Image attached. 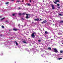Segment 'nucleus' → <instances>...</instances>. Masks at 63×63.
Masks as SVG:
<instances>
[{
  "mask_svg": "<svg viewBox=\"0 0 63 63\" xmlns=\"http://www.w3.org/2000/svg\"><path fill=\"white\" fill-rule=\"evenodd\" d=\"M25 49L26 50H27V51L28 50V49Z\"/></svg>",
  "mask_w": 63,
  "mask_h": 63,
  "instance_id": "4be33fe9",
  "label": "nucleus"
},
{
  "mask_svg": "<svg viewBox=\"0 0 63 63\" xmlns=\"http://www.w3.org/2000/svg\"><path fill=\"white\" fill-rule=\"evenodd\" d=\"M5 22H7V23H9V21H8V20H6L5 21Z\"/></svg>",
  "mask_w": 63,
  "mask_h": 63,
  "instance_id": "f8f14e48",
  "label": "nucleus"
},
{
  "mask_svg": "<svg viewBox=\"0 0 63 63\" xmlns=\"http://www.w3.org/2000/svg\"><path fill=\"white\" fill-rule=\"evenodd\" d=\"M58 35H62V33H58Z\"/></svg>",
  "mask_w": 63,
  "mask_h": 63,
  "instance_id": "2eb2a0df",
  "label": "nucleus"
},
{
  "mask_svg": "<svg viewBox=\"0 0 63 63\" xmlns=\"http://www.w3.org/2000/svg\"><path fill=\"white\" fill-rule=\"evenodd\" d=\"M44 55V54H43V55H42V56H43V57H44L43 55Z\"/></svg>",
  "mask_w": 63,
  "mask_h": 63,
  "instance_id": "c756f323",
  "label": "nucleus"
},
{
  "mask_svg": "<svg viewBox=\"0 0 63 63\" xmlns=\"http://www.w3.org/2000/svg\"><path fill=\"white\" fill-rule=\"evenodd\" d=\"M11 1H14V0H11Z\"/></svg>",
  "mask_w": 63,
  "mask_h": 63,
  "instance_id": "f704fd0d",
  "label": "nucleus"
},
{
  "mask_svg": "<svg viewBox=\"0 0 63 63\" xmlns=\"http://www.w3.org/2000/svg\"><path fill=\"white\" fill-rule=\"evenodd\" d=\"M18 26H20V24L18 25Z\"/></svg>",
  "mask_w": 63,
  "mask_h": 63,
  "instance_id": "473e14b6",
  "label": "nucleus"
},
{
  "mask_svg": "<svg viewBox=\"0 0 63 63\" xmlns=\"http://www.w3.org/2000/svg\"><path fill=\"white\" fill-rule=\"evenodd\" d=\"M57 6H60V4H57Z\"/></svg>",
  "mask_w": 63,
  "mask_h": 63,
  "instance_id": "6ab92c4d",
  "label": "nucleus"
},
{
  "mask_svg": "<svg viewBox=\"0 0 63 63\" xmlns=\"http://www.w3.org/2000/svg\"><path fill=\"white\" fill-rule=\"evenodd\" d=\"M20 2V1L19 0H17L16 2Z\"/></svg>",
  "mask_w": 63,
  "mask_h": 63,
  "instance_id": "a878e982",
  "label": "nucleus"
},
{
  "mask_svg": "<svg viewBox=\"0 0 63 63\" xmlns=\"http://www.w3.org/2000/svg\"><path fill=\"white\" fill-rule=\"evenodd\" d=\"M13 30H14V31H17V29H13Z\"/></svg>",
  "mask_w": 63,
  "mask_h": 63,
  "instance_id": "9b49d317",
  "label": "nucleus"
},
{
  "mask_svg": "<svg viewBox=\"0 0 63 63\" xmlns=\"http://www.w3.org/2000/svg\"><path fill=\"white\" fill-rule=\"evenodd\" d=\"M22 2H23V1H22Z\"/></svg>",
  "mask_w": 63,
  "mask_h": 63,
  "instance_id": "a19ab883",
  "label": "nucleus"
},
{
  "mask_svg": "<svg viewBox=\"0 0 63 63\" xmlns=\"http://www.w3.org/2000/svg\"><path fill=\"white\" fill-rule=\"evenodd\" d=\"M39 19H40L39 18L35 19H34V20L35 21H39Z\"/></svg>",
  "mask_w": 63,
  "mask_h": 63,
  "instance_id": "0eeeda50",
  "label": "nucleus"
},
{
  "mask_svg": "<svg viewBox=\"0 0 63 63\" xmlns=\"http://www.w3.org/2000/svg\"><path fill=\"white\" fill-rule=\"evenodd\" d=\"M59 16H62V15L60 14H59Z\"/></svg>",
  "mask_w": 63,
  "mask_h": 63,
  "instance_id": "412c9836",
  "label": "nucleus"
},
{
  "mask_svg": "<svg viewBox=\"0 0 63 63\" xmlns=\"http://www.w3.org/2000/svg\"><path fill=\"white\" fill-rule=\"evenodd\" d=\"M19 16H21V15H24L25 14V13H24L23 14H22L21 13H19Z\"/></svg>",
  "mask_w": 63,
  "mask_h": 63,
  "instance_id": "6e6552de",
  "label": "nucleus"
},
{
  "mask_svg": "<svg viewBox=\"0 0 63 63\" xmlns=\"http://www.w3.org/2000/svg\"><path fill=\"white\" fill-rule=\"evenodd\" d=\"M1 27L2 28H4V26H2Z\"/></svg>",
  "mask_w": 63,
  "mask_h": 63,
  "instance_id": "393cba45",
  "label": "nucleus"
},
{
  "mask_svg": "<svg viewBox=\"0 0 63 63\" xmlns=\"http://www.w3.org/2000/svg\"><path fill=\"white\" fill-rule=\"evenodd\" d=\"M56 37H57V36H55Z\"/></svg>",
  "mask_w": 63,
  "mask_h": 63,
  "instance_id": "58836bf2",
  "label": "nucleus"
},
{
  "mask_svg": "<svg viewBox=\"0 0 63 63\" xmlns=\"http://www.w3.org/2000/svg\"><path fill=\"white\" fill-rule=\"evenodd\" d=\"M45 34H48V32L47 31H46L45 32Z\"/></svg>",
  "mask_w": 63,
  "mask_h": 63,
  "instance_id": "4468645a",
  "label": "nucleus"
},
{
  "mask_svg": "<svg viewBox=\"0 0 63 63\" xmlns=\"http://www.w3.org/2000/svg\"><path fill=\"white\" fill-rule=\"evenodd\" d=\"M15 14H13V16H15Z\"/></svg>",
  "mask_w": 63,
  "mask_h": 63,
  "instance_id": "bb28decb",
  "label": "nucleus"
},
{
  "mask_svg": "<svg viewBox=\"0 0 63 63\" xmlns=\"http://www.w3.org/2000/svg\"><path fill=\"white\" fill-rule=\"evenodd\" d=\"M50 6H51L53 10H54L55 9V7H54V5L52 4L50 5Z\"/></svg>",
  "mask_w": 63,
  "mask_h": 63,
  "instance_id": "f03ea898",
  "label": "nucleus"
},
{
  "mask_svg": "<svg viewBox=\"0 0 63 63\" xmlns=\"http://www.w3.org/2000/svg\"><path fill=\"white\" fill-rule=\"evenodd\" d=\"M5 18V17H3V18H2L1 19H0V20H3V19H4Z\"/></svg>",
  "mask_w": 63,
  "mask_h": 63,
  "instance_id": "ddd939ff",
  "label": "nucleus"
},
{
  "mask_svg": "<svg viewBox=\"0 0 63 63\" xmlns=\"http://www.w3.org/2000/svg\"><path fill=\"white\" fill-rule=\"evenodd\" d=\"M36 34V33L35 32H33L32 34L31 37L33 38H34L35 37V35Z\"/></svg>",
  "mask_w": 63,
  "mask_h": 63,
  "instance_id": "f257e3e1",
  "label": "nucleus"
},
{
  "mask_svg": "<svg viewBox=\"0 0 63 63\" xmlns=\"http://www.w3.org/2000/svg\"><path fill=\"white\" fill-rule=\"evenodd\" d=\"M38 42H41V40H39L38 41Z\"/></svg>",
  "mask_w": 63,
  "mask_h": 63,
  "instance_id": "cd10ccee",
  "label": "nucleus"
},
{
  "mask_svg": "<svg viewBox=\"0 0 63 63\" xmlns=\"http://www.w3.org/2000/svg\"><path fill=\"white\" fill-rule=\"evenodd\" d=\"M30 2H31V0H30Z\"/></svg>",
  "mask_w": 63,
  "mask_h": 63,
  "instance_id": "c85d7f7f",
  "label": "nucleus"
},
{
  "mask_svg": "<svg viewBox=\"0 0 63 63\" xmlns=\"http://www.w3.org/2000/svg\"><path fill=\"white\" fill-rule=\"evenodd\" d=\"M21 19H22L23 20V19H24L23 18H21Z\"/></svg>",
  "mask_w": 63,
  "mask_h": 63,
  "instance_id": "7c9ffc66",
  "label": "nucleus"
},
{
  "mask_svg": "<svg viewBox=\"0 0 63 63\" xmlns=\"http://www.w3.org/2000/svg\"><path fill=\"white\" fill-rule=\"evenodd\" d=\"M0 36H2V35H0Z\"/></svg>",
  "mask_w": 63,
  "mask_h": 63,
  "instance_id": "e433bc0d",
  "label": "nucleus"
},
{
  "mask_svg": "<svg viewBox=\"0 0 63 63\" xmlns=\"http://www.w3.org/2000/svg\"><path fill=\"white\" fill-rule=\"evenodd\" d=\"M2 17V16H0V18H1V17Z\"/></svg>",
  "mask_w": 63,
  "mask_h": 63,
  "instance_id": "c9c22d12",
  "label": "nucleus"
},
{
  "mask_svg": "<svg viewBox=\"0 0 63 63\" xmlns=\"http://www.w3.org/2000/svg\"><path fill=\"white\" fill-rule=\"evenodd\" d=\"M15 44H16V46L18 45V43H17V42H16V41H15Z\"/></svg>",
  "mask_w": 63,
  "mask_h": 63,
  "instance_id": "1a4fd4ad",
  "label": "nucleus"
},
{
  "mask_svg": "<svg viewBox=\"0 0 63 63\" xmlns=\"http://www.w3.org/2000/svg\"><path fill=\"white\" fill-rule=\"evenodd\" d=\"M54 51L55 52H56V53H57V52H58V51H57V49L56 48H54Z\"/></svg>",
  "mask_w": 63,
  "mask_h": 63,
  "instance_id": "7ed1b4c3",
  "label": "nucleus"
},
{
  "mask_svg": "<svg viewBox=\"0 0 63 63\" xmlns=\"http://www.w3.org/2000/svg\"><path fill=\"white\" fill-rule=\"evenodd\" d=\"M41 20H42V19H40L39 20L40 21H41Z\"/></svg>",
  "mask_w": 63,
  "mask_h": 63,
  "instance_id": "2f4dec72",
  "label": "nucleus"
},
{
  "mask_svg": "<svg viewBox=\"0 0 63 63\" xmlns=\"http://www.w3.org/2000/svg\"><path fill=\"white\" fill-rule=\"evenodd\" d=\"M53 25H54V24H53Z\"/></svg>",
  "mask_w": 63,
  "mask_h": 63,
  "instance_id": "4c0bfd02",
  "label": "nucleus"
},
{
  "mask_svg": "<svg viewBox=\"0 0 63 63\" xmlns=\"http://www.w3.org/2000/svg\"><path fill=\"white\" fill-rule=\"evenodd\" d=\"M48 49L49 50H50L51 49V48L50 47H48Z\"/></svg>",
  "mask_w": 63,
  "mask_h": 63,
  "instance_id": "9d476101",
  "label": "nucleus"
},
{
  "mask_svg": "<svg viewBox=\"0 0 63 63\" xmlns=\"http://www.w3.org/2000/svg\"><path fill=\"white\" fill-rule=\"evenodd\" d=\"M27 4V5H28V6H30V5H31V4H30L29 3Z\"/></svg>",
  "mask_w": 63,
  "mask_h": 63,
  "instance_id": "f3484780",
  "label": "nucleus"
},
{
  "mask_svg": "<svg viewBox=\"0 0 63 63\" xmlns=\"http://www.w3.org/2000/svg\"><path fill=\"white\" fill-rule=\"evenodd\" d=\"M22 28H23V26H22Z\"/></svg>",
  "mask_w": 63,
  "mask_h": 63,
  "instance_id": "72a5a7b5",
  "label": "nucleus"
},
{
  "mask_svg": "<svg viewBox=\"0 0 63 63\" xmlns=\"http://www.w3.org/2000/svg\"><path fill=\"white\" fill-rule=\"evenodd\" d=\"M47 20H45L43 22H41V23L42 24H44V23H46L47 22Z\"/></svg>",
  "mask_w": 63,
  "mask_h": 63,
  "instance_id": "39448f33",
  "label": "nucleus"
},
{
  "mask_svg": "<svg viewBox=\"0 0 63 63\" xmlns=\"http://www.w3.org/2000/svg\"><path fill=\"white\" fill-rule=\"evenodd\" d=\"M26 15L27 16L26 17V18H29V17H28V16H29L30 15L29 14H26Z\"/></svg>",
  "mask_w": 63,
  "mask_h": 63,
  "instance_id": "423d86ee",
  "label": "nucleus"
},
{
  "mask_svg": "<svg viewBox=\"0 0 63 63\" xmlns=\"http://www.w3.org/2000/svg\"><path fill=\"white\" fill-rule=\"evenodd\" d=\"M15 63H16V62H15Z\"/></svg>",
  "mask_w": 63,
  "mask_h": 63,
  "instance_id": "ea45409f",
  "label": "nucleus"
},
{
  "mask_svg": "<svg viewBox=\"0 0 63 63\" xmlns=\"http://www.w3.org/2000/svg\"><path fill=\"white\" fill-rule=\"evenodd\" d=\"M61 53H62L63 52V51H60Z\"/></svg>",
  "mask_w": 63,
  "mask_h": 63,
  "instance_id": "b1692460",
  "label": "nucleus"
},
{
  "mask_svg": "<svg viewBox=\"0 0 63 63\" xmlns=\"http://www.w3.org/2000/svg\"><path fill=\"white\" fill-rule=\"evenodd\" d=\"M62 39H63V38H62Z\"/></svg>",
  "mask_w": 63,
  "mask_h": 63,
  "instance_id": "79ce46f5",
  "label": "nucleus"
},
{
  "mask_svg": "<svg viewBox=\"0 0 63 63\" xmlns=\"http://www.w3.org/2000/svg\"><path fill=\"white\" fill-rule=\"evenodd\" d=\"M23 43H26V41H23Z\"/></svg>",
  "mask_w": 63,
  "mask_h": 63,
  "instance_id": "dca6fc26",
  "label": "nucleus"
},
{
  "mask_svg": "<svg viewBox=\"0 0 63 63\" xmlns=\"http://www.w3.org/2000/svg\"><path fill=\"white\" fill-rule=\"evenodd\" d=\"M9 4V2H7L6 3V4Z\"/></svg>",
  "mask_w": 63,
  "mask_h": 63,
  "instance_id": "5701e85b",
  "label": "nucleus"
},
{
  "mask_svg": "<svg viewBox=\"0 0 63 63\" xmlns=\"http://www.w3.org/2000/svg\"><path fill=\"white\" fill-rule=\"evenodd\" d=\"M58 60H60V59H62V58H59L58 59Z\"/></svg>",
  "mask_w": 63,
  "mask_h": 63,
  "instance_id": "a211bd4d",
  "label": "nucleus"
},
{
  "mask_svg": "<svg viewBox=\"0 0 63 63\" xmlns=\"http://www.w3.org/2000/svg\"><path fill=\"white\" fill-rule=\"evenodd\" d=\"M59 2V0H55V2L53 1V2L54 3H55V4H57V2Z\"/></svg>",
  "mask_w": 63,
  "mask_h": 63,
  "instance_id": "20e7f679",
  "label": "nucleus"
},
{
  "mask_svg": "<svg viewBox=\"0 0 63 63\" xmlns=\"http://www.w3.org/2000/svg\"><path fill=\"white\" fill-rule=\"evenodd\" d=\"M60 22L61 23H63V20L61 21H60Z\"/></svg>",
  "mask_w": 63,
  "mask_h": 63,
  "instance_id": "aec40b11",
  "label": "nucleus"
}]
</instances>
